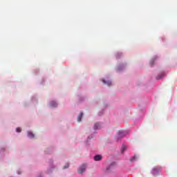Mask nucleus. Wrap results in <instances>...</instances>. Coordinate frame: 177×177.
Wrapping results in <instances>:
<instances>
[{"label":"nucleus","instance_id":"obj_1","mask_svg":"<svg viewBox=\"0 0 177 177\" xmlns=\"http://www.w3.org/2000/svg\"><path fill=\"white\" fill-rule=\"evenodd\" d=\"M85 169H86V165L83 164L82 166H80L77 170L78 174H84L85 172Z\"/></svg>","mask_w":177,"mask_h":177},{"label":"nucleus","instance_id":"obj_2","mask_svg":"<svg viewBox=\"0 0 177 177\" xmlns=\"http://www.w3.org/2000/svg\"><path fill=\"white\" fill-rule=\"evenodd\" d=\"M94 160L95 161H100V160H102V155H96L94 157Z\"/></svg>","mask_w":177,"mask_h":177},{"label":"nucleus","instance_id":"obj_3","mask_svg":"<svg viewBox=\"0 0 177 177\" xmlns=\"http://www.w3.org/2000/svg\"><path fill=\"white\" fill-rule=\"evenodd\" d=\"M83 115H84V113H83L82 112H81V113H80V115H78V117H77V121H78V122H81V120H82Z\"/></svg>","mask_w":177,"mask_h":177},{"label":"nucleus","instance_id":"obj_4","mask_svg":"<svg viewBox=\"0 0 177 177\" xmlns=\"http://www.w3.org/2000/svg\"><path fill=\"white\" fill-rule=\"evenodd\" d=\"M102 82L104 84H106V85H108V86H111V81H106L104 80H102Z\"/></svg>","mask_w":177,"mask_h":177},{"label":"nucleus","instance_id":"obj_5","mask_svg":"<svg viewBox=\"0 0 177 177\" xmlns=\"http://www.w3.org/2000/svg\"><path fill=\"white\" fill-rule=\"evenodd\" d=\"M50 106L51 107H57V103H56L55 101H52L50 102Z\"/></svg>","mask_w":177,"mask_h":177},{"label":"nucleus","instance_id":"obj_6","mask_svg":"<svg viewBox=\"0 0 177 177\" xmlns=\"http://www.w3.org/2000/svg\"><path fill=\"white\" fill-rule=\"evenodd\" d=\"M94 129H100V124H99V123L95 124Z\"/></svg>","mask_w":177,"mask_h":177},{"label":"nucleus","instance_id":"obj_7","mask_svg":"<svg viewBox=\"0 0 177 177\" xmlns=\"http://www.w3.org/2000/svg\"><path fill=\"white\" fill-rule=\"evenodd\" d=\"M136 160H138V157H136V156H134L130 159V161L131 162H133V161H136Z\"/></svg>","mask_w":177,"mask_h":177},{"label":"nucleus","instance_id":"obj_8","mask_svg":"<svg viewBox=\"0 0 177 177\" xmlns=\"http://www.w3.org/2000/svg\"><path fill=\"white\" fill-rule=\"evenodd\" d=\"M162 77H164V73H160L157 76V79L158 80H161V78H162Z\"/></svg>","mask_w":177,"mask_h":177},{"label":"nucleus","instance_id":"obj_9","mask_svg":"<svg viewBox=\"0 0 177 177\" xmlns=\"http://www.w3.org/2000/svg\"><path fill=\"white\" fill-rule=\"evenodd\" d=\"M28 136L29 138H34V133H32L31 131H28Z\"/></svg>","mask_w":177,"mask_h":177},{"label":"nucleus","instance_id":"obj_10","mask_svg":"<svg viewBox=\"0 0 177 177\" xmlns=\"http://www.w3.org/2000/svg\"><path fill=\"white\" fill-rule=\"evenodd\" d=\"M127 150V147L126 146H123L122 147V153H124V151H125Z\"/></svg>","mask_w":177,"mask_h":177},{"label":"nucleus","instance_id":"obj_11","mask_svg":"<svg viewBox=\"0 0 177 177\" xmlns=\"http://www.w3.org/2000/svg\"><path fill=\"white\" fill-rule=\"evenodd\" d=\"M118 135H119V138H122V136L123 135L122 131H119Z\"/></svg>","mask_w":177,"mask_h":177},{"label":"nucleus","instance_id":"obj_12","mask_svg":"<svg viewBox=\"0 0 177 177\" xmlns=\"http://www.w3.org/2000/svg\"><path fill=\"white\" fill-rule=\"evenodd\" d=\"M16 131L17 132H21V129L20 127H17Z\"/></svg>","mask_w":177,"mask_h":177},{"label":"nucleus","instance_id":"obj_13","mask_svg":"<svg viewBox=\"0 0 177 177\" xmlns=\"http://www.w3.org/2000/svg\"><path fill=\"white\" fill-rule=\"evenodd\" d=\"M68 163H66V165L64 167V169H66V168H68Z\"/></svg>","mask_w":177,"mask_h":177},{"label":"nucleus","instance_id":"obj_14","mask_svg":"<svg viewBox=\"0 0 177 177\" xmlns=\"http://www.w3.org/2000/svg\"><path fill=\"white\" fill-rule=\"evenodd\" d=\"M153 64H154V61H151V62H150V65H151V66H153Z\"/></svg>","mask_w":177,"mask_h":177},{"label":"nucleus","instance_id":"obj_15","mask_svg":"<svg viewBox=\"0 0 177 177\" xmlns=\"http://www.w3.org/2000/svg\"><path fill=\"white\" fill-rule=\"evenodd\" d=\"M113 165H114V163H112L109 165V168H111V167H113Z\"/></svg>","mask_w":177,"mask_h":177},{"label":"nucleus","instance_id":"obj_16","mask_svg":"<svg viewBox=\"0 0 177 177\" xmlns=\"http://www.w3.org/2000/svg\"><path fill=\"white\" fill-rule=\"evenodd\" d=\"M152 172H153V174H154V172H156V169H153Z\"/></svg>","mask_w":177,"mask_h":177},{"label":"nucleus","instance_id":"obj_17","mask_svg":"<svg viewBox=\"0 0 177 177\" xmlns=\"http://www.w3.org/2000/svg\"><path fill=\"white\" fill-rule=\"evenodd\" d=\"M106 169H109V167H107Z\"/></svg>","mask_w":177,"mask_h":177},{"label":"nucleus","instance_id":"obj_18","mask_svg":"<svg viewBox=\"0 0 177 177\" xmlns=\"http://www.w3.org/2000/svg\"><path fill=\"white\" fill-rule=\"evenodd\" d=\"M19 174H20V172H18Z\"/></svg>","mask_w":177,"mask_h":177}]
</instances>
